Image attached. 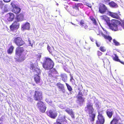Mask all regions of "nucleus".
<instances>
[{
	"label": "nucleus",
	"mask_w": 124,
	"mask_h": 124,
	"mask_svg": "<svg viewBox=\"0 0 124 124\" xmlns=\"http://www.w3.org/2000/svg\"><path fill=\"white\" fill-rule=\"evenodd\" d=\"M94 109L93 107L92 103L90 102L87 104L85 108V111L87 113H88L90 117L91 118V121H93L95 116V114L93 113Z\"/></svg>",
	"instance_id": "nucleus-1"
},
{
	"label": "nucleus",
	"mask_w": 124,
	"mask_h": 124,
	"mask_svg": "<svg viewBox=\"0 0 124 124\" xmlns=\"http://www.w3.org/2000/svg\"><path fill=\"white\" fill-rule=\"evenodd\" d=\"M53 61L49 58H46L42 63V66L46 70H48L52 69L54 66Z\"/></svg>",
	"instance_id": "nucleus-2"
},
{
	"label": "nucleus",
	"mask_w": 124,
	"mask_h": 124,
	"mask_svg": "<svg viewBox=\"0 0 124 124\" xmlns=\"http://www.w3.org/2000/svg\"><path fill=\"white\" fill-rule=\"evenodd\" d=\"M108 14L113 18L119 20L120 21L118 20H116V21L118 23L120 24L121 27L124 29V19L123 20L121 19L118 13H117L112 12L109 11H108Z\"/></svg>",
	"instance_id": "nucleus-3"
},
{
	"label": "nucleus",
	"mask_w": 124,
	"mask_h": 124,
	"mask_svg": "<svg viewBox=\"0 0 124 124\" xmlns=\"http://www.w3.org/2000/svg\"><path fill=\"white\" fill-rule=\"evenodd\" d=\"M34 100L36 101H41L43 99V93L42 92L38 89H36L34 92L33 95Z\"/></svg>",
	"instance_id": "nucleus-4"
},
{
	"label": "nucleus",
	"mask_w": 124,
	"mask_h": 124,
	"mask_svg": "<svg viewBox=\"0 0 124 124\" xmlns=\"http://www.w3.org/2000/svg\"><path fill=\"white\" fill-rule=\"evenodd\" d=\"M24 50L23 47H18L16 50V54L18 55L19 57L17 60L18 62H21L23 61L25 59L24 55L22 56L21 55L24 52Z\"/></svg>",
	"instance_id": "nucleus-5"
},
{
	"label": "nucleus",
	"mask_w": 124,
	"mask_h": 124,
	"mask_svg": "<svg viewBox=\"0 0 124 124\" xmlns=\"http://www.w3.org/2000/svg\"><path fill=\"white\" fill-rule=\"evenodd\" d=\"M112 21L114 22L111 24L110 23V24L108 25L110 28L114 31H116L120 30V26H121V24L118 23L116 20H112Z\"/></svg>",
	"instance_id": "nucleus-6"
},
{
	"label": "nucleus",
	"mask_w": 124,
	"mask_h": 124,
	"mask_svg": "<svg viewBox=\"0 0 124 124\" xmlns=\"http://www.w3.org/2000/svg\"><path fill=\"white\" fill-rule=\"evenodd\" d=\"M37 106L40 112H44L46 109V107L44 102L42 101H39L37 104Z\"/></svg>",
	"instance_id": "nucleus-7"
},
{
	"label": "nucleus",
	"mask_w": 124,
	"mask_h": 124,
	"mask_svg": "<svg viewBox=\"0 0 124 124\" xmlns=\"http://www.w3.org/2000/svg\"><path fill=\"white\" fill-rule=\"evenodd\" d=\"M48 116L53 119H55L57 116V113L53 109H50L48 110L46 112Z\"/></svg>",
	"instance_id": "nucleus-8"
},
{
	"label": "nucleus",
	"mask_w": 124,
	"mask_h": 124,
	"mask_svg": "<svg viewBox=\"0 0 124 124\" xmlns=\"http://www.w3.org/2000/svg\"><path fill=\"white\" fill-rule=\"evenodd\" d=\"M98 12L101 14H104L106 12L108 11L107 7L104 4L100 3L99 5Z\"/></svg>",
	"instance_id": "nucleus-9"
},
{
	"label": "nucleus",
	"mask_w": 124,
	"mask_h": 124,
	"mask_svg": "<svg viewBox=\"0 0 124 124\" xmlns=\"http://www.w3.org/2000/svg\"><path fill=\"white\" fill-rule=\"evenodd\" d=\"M97 118V119L96 122V124H104L105 121V118L102 114L99 113Z\"/></svg>",
	"instance_id": "nucleus-10"
},
{
	"label": "nucleus",
	"mask_w": 124,
	"mask_h": 124,
	"mask_svg": "<svg viewBox=\"0 0 124 124\" xmlns=\"http://www.w3.org/2000/svg\"><path fill=\"white\" fill-rule=\"evenodd\" d=\"M48 73V76L49 77L51 78H54L56 76L57 72L55 69H50Z\"/></svg>",
	"instance_id": "nucleus-11"
},
{
	"label": "nucleus",
	"mask_w": 124,
	"mask_h": 124,
	"mask_svg": "<svg viewBox=\"0 0 124 124\" xmlns=\"http://www.w3.org/2000/svg\"><path fill=\"white\" fill-rule=\"evenodd\" d=\"M65 120L64 116L61 115H59L56 120V123L59 124H62L61 123L65 122Z\"/></svg>",
	"instance_id": "nucleus-12"
},
{
	"label": "nucleus",
	"mask_w": 124,
	"mask_h": 124,
	"mask_svg": "<svg viewBox=\"0 0 124 124\" xmlns=\"http://www.w3.org/2000/svg\"><path fill=\"white\" fill-rule=\"evenodd\" d=\"M78 4H75L72 7L73 13L76 15H78L79 14V10Z\"/></svg>",
	"instance_id": "nucleus-13"
},
{
	"label": "nucleus",
	"mask_w": 124,
	"mask_h": 124,
	"mask_svg": "<svg viewBox=\"0 0 124 124\" xmlns=\"http://www.w3.org/2000/svg\"><path fill=\"white\" fill-rule=\"evenodd\" d=\"M24 42L22 39L20 37L16 38V44L18 46H20L24 44Z\"/></svg>",
	"instance_id": "nucleus-14"
},
{
	"label": "nucleus",
	"mask_w": 124,
	"mask_h": 124,
	"mask_svg": "<svg viewBox=\"0 0 124 124\" xmlns=\"http://www.w3.org/2000/svg\"><path fill=\"white\" fill-rule=\"evenodd\" d=\"M56 85L61 91L63 93H65V90L63 84H61L60 82H58L57 83Z\"/></svg>",
	"instance_id": "nucleus-15"
},
{
	"label": "nucleus",
	"mask_w": 124,
	"mask_h": 124,
	"mask_svg": "<svg viewBox=\"0 0 124 124\" xmlns=\"http://www.w3.org/2000/svg\"><path fill=\"white\" fill-rule=\"evenodd\" d=\"M30 24L28 22H27L22 25L21 28L23 30H30Z\"/></svg>",
	"instance_id": "nucleus-16"
},
{
	"label": "nucleus",
	"mask_w": 124,
	"mask_h": 124,
	"mask_svg": "<svg viewBox=\"0 0 124 124\" xmlns=\"http://www.w3.org/2000/svg\"><path fill=\"white\" fill-rule=\"evenodd\" d=\"M65 111L70 115L72 118H75L74 113L72 109H70V108H67L65 110Z\"/></svg>",
	"instance_id": "nucleus-17"
},
{
	"label": "nucleus",
	"mask_w": 124,
	"mask_h": 124,
	"mask_svg": "<svg viewBox=\"0 0 124 124\" xmlns=\"http://www.w3.org/2000/svg\"><path fill=\"white\" fill-rule=\"evenodd\" d=\"M101 17L102 19L106 22L108 25L110 24V21L109 18L107 16L105 15H103L101 16Z\"/></svg>",
	"instance_id": "nucleus-18"
},
{
	"label": "nucleus",
	"mask_w": 124,
	"mask_h": 124,
	"mask_svg": "<svg viewBox=\"0 0 124 124\" xmlns=\"http://www.w3.org/2000/svg\"><path fill=\"white\" fill-rule=\"evenodd\" d=\"M24 18L23 13H21L17 15L16 16V19L18 22L22 21Z\"/></svg>",
	"instance_id": "nucleus-19"
},
{
	"label": "nucleus",
	"mask_w": 124,
	"mask_h": 124,
	"mask_svg": "<svg viewBox=\"0 0 124 124\" xmlns=\"http://www.w3.org/2000/svg\"><path fill=\"white\" fill-rule=\"evenodd\" d=\"M34 78L35 82L37 84L40 83L41 82L40 78L39 75L37 74L34 75Z\"/></svg>",
	"instance_id": "nucleus-20"
},
{
	"label": "nucleus",
	"mask_w": 124,
	"mask_h": 124,
	"mask_svg": "<svg viewBox=\"0 0 124 124\" xmlns=\"http://www.w3.org/2000/svg\"><path fill=\"white\" fill-rule=\"evenodd\" d=\"M7 19L9 21H12L14 19V15L11 13H9L7 14L6 15Z\"/></svg>",
	"instance_id": "nucleus-21"
},
{
	"label": "nucleus",
	"mask_w": 124,
	"mask_h": 124,
	"mask_svg": "<svg viewBox=\"0 0 124 124\" xmlns=\"http://www.w3.org/2000/svg\"><path fill=\"white\" fill-rule=\"evenodd\" d=\"M115 56L114 57L112 56V58L113 60L116 61L118 62L123 65H124V62L123 61H121L118 58V57L117 55L116 54H114Z\"/></svg>",
	"instance_id": "nucleus-22"
},
{
	"label": "nucleus",
	"mask_w": 124,
	"mask_h": 124,
	"mask_svg": "<svg viewBox=\"0 0 124 124\" xmlns=\"http://www.w3.org/2000/svg\"><path fill=\"white\" fill-rule=\"evenodd\" d=\"M101 35L105 39L108 40L109 42H111V40L112 39V37L111 36L108 35H105L102 32H101Z\"/></svg>",
	"instance_id": "nucleus-23"
},
{
	"label": "nucleus",
	"mask_w": 124,
	"mask_h": 124,
	"mask_svg": "<svg viewBox=\"0 0 124 124\" xmlns=\"http://www.w3.org/2000/svg\"><path fill=\"white\" fill-rule=\"evenodd\" d=\"M79 24L81 27H83L85 29L87 28L88 27V26L85 23L84 20L83 19L80 20L79 22Z\"/></svg>",
	"instance_id": "nucleus-24"
},
{
	"label": "nucleus",
	"mask_w": 124,
	"mask_h": 124,
	"mask_svg": "<svg viewBox=\"0 0 124 124\" xmlns=\"http://www.w3.org/2000/svg\"><path fill=\"white\" fill-rule=\"evenodd\" d=\"M108 5L110 7L113 8H116L118 7L117 4L113 1L109 3Z\"/></svg>",
	"instance_id": "nucleus-25"
},
{
	"label": "nucleus",
	"mask_w": 124,
	"mask_h": 124,
	"mask_svg": "<svg viewBox=\"0 0 124 124\" xmlns=\"http://www.w3.org/2000/svg\"><path fill=\"white\" fill-rule=\"evenodd\" d=\"M60 76L62 78V80L64 82H66L67 80V75L65 74H61Z\"/></svg>",
	"instance_id": "nucleus-26"
},
{
	"label": "nucleus",
	"mask_w": 124,
	"mask_h": 124,
	"mask_svg": "<svg viewBox=\"0 0 124 124\" xmlns=\"http://www.w3.org/2000/svg\"><path fill=\"white\" fill-rule=\"evenodd\" d=\"M113 114V111H112L111 110H108L106 112V114L108 116L109 118H111L112 116V115Z\"/></svg>",
	"instance_id": "nucleus-27"
},
{
	"label": "nucleus",
	"mask_w": 124,
	"mask_h": 124,
	"mask_svg": "<svg viewBox=\"0 0 124 124\" xmlns=\"http://www.w3.org/2000/svg\"><path fill=\"white\" fill-rule=\"evenodd\" d=\"M119 119L115 117L113 118L111 121L110 124H117Z\"/></svg>",
	"instance_id": "nucleus-28"
},
{
	"label": "nucleus",
	"mask_w": 124,
	"mask_h": 124,
	"mask_svg": "<svg viewBox=\"0 0 124 124\" xmlns=\"http://www.w3.org/2000/svg\"><path fill=\"white\" fill-rule=\"evenodd\" d=\"M76 97L78 99V101L80 102H84V99L81 96H77Z\"/></svg>",
	"instance_id": "nucleus-29"
},
{
	"label": "nucleus",
	"mask_w": 124,
	"mask_h": 124,
	"mask_svg": "<svg viewBox=\"0 0 124 124\" xmlns=\"http://www.w3.org/2000/svg\"><path fill=\"white\" fill-rule=\"evenodd\" d=\"M90 20L93 22V23L94 25H96L97 24V23L96 19L92 16H91L89 17Z\"/></svg>",
	"instance_id": "nucleus-30"
},
{
	"label": "nucleus",
	"mask_w": 124,
	"mask_h": 124,
	"mask_svg": "<svg viewBox=\"0 0 124 124\" xmlns=\"http://www.w3.org/2000/svg\"><path fill=\"white\" fill-rule=\"evenodd\" d=\"M10 29L11 30L13 31L15 30L16 29V23L15 22L10 26Z\"/></svg>",
	"instance_id": "nucleus-31"
},
{
	"label": "nucleus",
	"mask_w": 124,
	"mask_h": 124,
	"mask_svg": "<svg viewBox=\"0 0 124 124\" xmlns=\"http://www.w3.org/2000/svg\"><path fill=\"white\" fill-rule=\"evenodd\" d=\"M13 49V47L12 46H11L9 49L7 50L8 53L9 54H11L12 52Z\"/></svg>",
	"instance_id": "nucleus-32"
},
{
	"label": "nucleus",
	"mask_w": 124,
	"mask_h": 124,
	"mask_svg": "<svg viewBox=\"0 0 124 124\" xmlns=\"http://www.w3.org/2000/svg\"><path fill=\"white\" fill-rule=\"evenodd\" d=\"M11 4L13 7L12 11L13 12L16 13V5L13 3H11Z\"/></svg>",
	"instance_id": "nucleus-33"
},
{
	"label": "nucleus",
	"mask_w": 124,
	"mask_h": 124,
	"mask_svg": "<svg viewBox=\"0 0 124 124\" xmlns=\"http://www.w3.org/2000/svg\"><path fill=\"white\" fill-rule=\"evenodd\" d=\"M68 90L70 92H71L72 90V88L67 83H65Z\"/></svg>",
	"instance_id": "nucleus-34"
},
{
	"label": "nucleus",
	"mask_w": 124,
	"mask_h": 124,
	"mask_svg": "<svg viewBox=\"0 0 124 124\" xmlns=\"http://www.w3.org/2000/svg\"><path fill=\"white\" fill-rule=\"evenodd\" d=\"M113 43L116 46H118L120 45V43L118 42L117 41H116L115 39H113Z\"/></svg>",
	"instance_id": "nucleus-35"
},
{
	"label": "nucleus",
	"mask_w": 124,
	"mask_h": 124,
	"mask_svg": "<svg viewBox=\"0 0 124 124\" xmlns=\"http://www.w3.org/2000/svg\"><path fill=\"white\" fill-rule=\"evenodd\" d=\"M99 49L101 51L103 52H104L106 51V49L104 46H100L99 48Z\"/></svg>",
	"instance_id": "nucleus-36"
},
{
	"label": "nucleus",
	"mask_w": 124,
	"mask_h": 124,
	"mask_svg": "<svg viewBox=\"0 0 124 124\" xmlns=\"http://www.w3.org/2000/svg\"><path fill=\"white\" fill-rule=\"evenodd\" d=\"M21 11V9L19 7L16 6V14L19 13Z\"/></svg>",
	"instance_id": "nucleus-37"
},
{
	"label": "nucleus",
	"mask_w": 124,
	"mask_h": 124,
	"mask_svg": "<svg viewBox=\"0 0 124 124\" xmlns=\"http://www.w3.org/2000/svg\"><path fill=\"white\" fill-rule=\"evenodd\" d=\"M35 71H36V73L38 74L37 75H39L41 74L40 70L38 68H36L35 70Z\"/></svg>",
	"instance_id": "nucleus-38"
},
{
	"label": "nucleus",
	"mask_w": 124,
	"mask_h": 124,
	"mask_svg": "<svg viewBox=\"0 0 124 124\" xmlns=\"http://www.w3.org/2000/svg\"><path fill=\"white\" fill-rule=\"evenodd\" d=\"M30 68L31 70H32L33 69L35 68L34 64L32 63L31 64Z\"/></svg>",
	"instance_id": "nucleus-39"
},
{
	"label": "nucleus",
	"mask_w": 124,
	"mask_h": 124,
	"mask_svg": "<svg viewBox=\"0 0 124 124\" xmlns=\"http://www.w3.org/2000/svg\"><path fill=\"white\" fill-rule=\"evenodd\" d=\"M29 43V46H31V47H33V44L31 42V41L30 40V39H28Z\"/></svg>",
	"instance_id": "nucleus-40"
},
{
	"label": "nucleus",
	"mask_w": 124,
	"mask_h": 124,
	"mask_svg": "<svg viewBox=\"0 0 124 124\" xmlns=\"http://www.w3.org/2000/svg\"><path fill=\"white\" fill-rule=\"evenodd\" d=\"M70 82H75V80L74 79L73 77L71 76H70Z\"/></svg>",
	"instance_id": "nucleus-41"
},
{
	"label": "nucleus",
	"mask_w": 124,
	"mask_h": 124,
	"mask_svg": "<svg viewBox=\"0 0 124 124\" xmlns=\"http://www.w3.org/2000/svg\"><path fill=\"white\" fill-rule=\"evenodd\" d=\"M35 56L37 58L40 59L41 57V55L40 54H36Z\"/></svg>",
	"instance_id": "nucleus-42"
},
{
	"label": "nucleus",
	"mask_w": 124,
	"mask_h": 124,
	"mask_svg": "<svg viewBox=\"0 0 124 124\" xmlns=\"http://www.w3.org/2000/svg\"><path fill=\"white\" fill-rule=\"evenodd\" d=\"M109 0H103V2L104 3L106 4H107V3H109L110 2Z\"/></svg>",
	"instance_id": "nucleus-43"
},
{
	"label": "nucleus",
	"mask_w": 124,
	"mask_h": 124,
	"mask_svg": "<svg viewBox=\"0 0 124 124\" xmlns=\"http://www.w3.org/2000/svg\"><path fill=\"white\" fill-rule=\"evenodd\" d=\"M4 5V4L3 3V1H0V7L1 8H2L3 6Z\"/></svg>",
	"instance_id": "nucleus-44"
},
{
	"label": "nucleus",
	"mask_w": 124,
	"mask_h": 124,
	"mask_svg": "<svg viewBox=\"0 0 124 124\" xmlns=\"http://www.w3.org/2000/svg\"><path fill=\"white\" fill-rule=\"evenodd\" d=\"M47 49L48 51H49L50 53H52V51L50 49V47L49 45H48L47 46Z\"/></svg>",
	"instance_id": "nucleus-45"
},
{
	"label": "nucleus",
	"mask_w": 124,
	"mask_h": 124,
	"mask_svg": "<svg viewBox=\"0 0 124 124\" xmlns=\"http://www.w3.org/2000/svg\"><path fill=\"white\" fill-rule=\"evenodd\" d=\"M97 54L98 56H99L101 55L102 54V53L100 51H97Z\"/></svg>",
	"instance_id": "nucleus-46"
},
{
	"label": "nucleus",
	"mask_w": 124,
	"mask_h": 124,
	"mask_svg": "<svg viewBox=\"0 0 124 124\" xmlns=\"http://www.w3.org/2000/svg\"><path fill=\"white\" fill-rule=\"evenodd\" d=\"M19 23H16V29H18L19 27Z\"/></svg>",
	"instance_id": "nucleus-47"
},
{
	"label": "nucleus",
	"mask_w": 124,
	"mask_h": 124,
	"mask_svg": "<svg viewBox=\"0 0 124 124\" xmlns=\"http://www.w3.org/2000/svg\"><path fill=\"white\" fill-rule=\"evenodd\" d=\"M83 95L82 93L80 92H79L77 96H82Z\"/></svg>",
	"instance_id": "nucleus-48"
},
{
	"label": "nucleus",
	"mask_w": 124,
	"mask_h": 124,
	"mask_svg": "<svg viewBox=\"0 0 124 124\" xmlns=\"http://www.w3.org/2000/svg\"><path fill=\"white\" fill-rule=\"evenodd\" d=\"M27 100L28 101H31L32 99L30 97H28L27 98Z\"/></svg>",
	"instance_id": "nucleus-49"
},
{
	"label": "nucleus",
	"mask_w": 124,
	"mask_h": 124,
	"mask_svg": "<svg viewBox=\"0 0 124 124\" xmlns=\"http://www.w3.org/2000/svg\"><path fill=\"white\" fill-rule=\"evenodd\" d=\"M5 2H8L10 1L11 0H3Z\"/></svg>",
	"instance_id": "nucleus-50"
},
{
	"label": "nucleus",
	"mask_w": 124,
	"mask_h": 124,
	"mask_svg": "<svg viewBox=\"0 0 124 124\" xmlns=\"http://www.w3.org/2000/svg\"><path fill=\"white\" fill-rule=\"evenodd\" d=\"M96 44L97 46V47H99L100 46V44H98L97 42H96Z\"/></svg>",
	"instance_id": "nucleus-51"
},
{
	"label": "nucleus",
	"mask_w": 124,
	"mask_h": 124,
	"mask_svg": "<svg viewBox=\"0 0 124 124\" xmlns=\"http://www.w3.org/2000/svg\"><path fill=\"white\" fill-rule=\"evenodd\" d=\"M90 38V39H91V40L92 41H93V39L92 38Z\"/></svg>",
	"instance_id": "nucleus-52"
},
{
	"label": "nucleus",
	"mask_w": 124,
	"mask_h": 124,
	"mask_svg": "<svg viewBox=\"0 0 124 124\" xmlns=\"http://www.w3.org/2000/svg\"><path fill=\"white\" fill-rule=\"evenodd\" d=\"M73 1H78V0H72Z\"/></svg>",
	"instance_id": "nucleus-53"
},
{
	"label": "nucleus",
	"mask_w": 124,
	"mask_h": 124,
	"mask_svg": "<svg viewBox=\"0 0 124 124\" xmlns=\"http://www.w3.org/2000/svg\"><path fill=\"white\" fill-rule=\"evenodd\" d=\"M33 91H32L31 92V94L32 93H33Z\"/></svg>",
	"instance_id": "nucleus-54"
},
{
	"label": "nucleus",
	"mask_w": 124,
	"mask_h": 124,
	"mask_svg": "<svg viewBox=\"0 0 124 124\" xmlns=\"http://www.w3.org/2000/svg\"><path fill=\"white\" fill-rule=\"evenodd\" d=\"M102 60H103V62H104V59H102Z\"/></svg>",
	"instance_id": "nucleus-55"
},
{
	"label": "nucleus",
	"mask_w": 124,
	"mask_h": 124,
	"mask_svg": "<svg viewBox=\"0 0 124 124\" xmlns=\"http://www.w3.org/2000/svg\"><path fill=\"white\" fill-rule=\"evenodd\" d=\"M56 5L57 6H58V3H57Z\"/></svg>",
	"instance_id": "nucleus-56"
},
{
	"label": "nucleus",
	"mask_w": 124,
	"mask_h": 124,
	"mask_svg": "<svg viewBox=\"0 0 124 124\" xmlns=\"http://www.w3.org/2000/svg\"><path fill=\"white\" fill-rule=\"evenodd\" d=\"M14 42L16 43V40H14Z\"/></svg>",
	"instance_id": "nucleus-57"
},
{
	"label": "nucleus",
	"mask_w": 124,
	"mask_h": 124,
	"mask_svg": "<svg viewBox=\"0 0 124 124\" xmlns=\"http://www.w3.org/2000/svg\"><path fill=\"white\" fill-rule=\"evenodd\" d=\"M89 7H90L91 8V6H88Z\"/></svg>",
	"instance_id": "nucleus-58"
},
{
	"label": "nucleus",
	"mask_w": 124,
	"mask_h": 124,
	"mask_svg": "<svg viewBox=\"0 0 124 124\" xmlns=\"http://www.w3.org/2000/svg\"><path fill=\"white\" fill-rule=\"evenodd\" d=\"M0 124H2L1 123H0Z\"/></svg>",
	"instance_id": "nucleus-59"
},
{
	"label": "nucleus",
	"mask_w": 124,
	"mask_h": 124,
	"mask_svg": "<svg viewBox=\"0 0 124 124\" xmlns=\"http://www.w3.org/2000/svg\"><path fill=\"white\" fill-rule=\"evenodd\" d=\"M35 85V84L33 85Z\"/></svg>",
	"instance_id": "nucleus-60"
}]
</instances>
